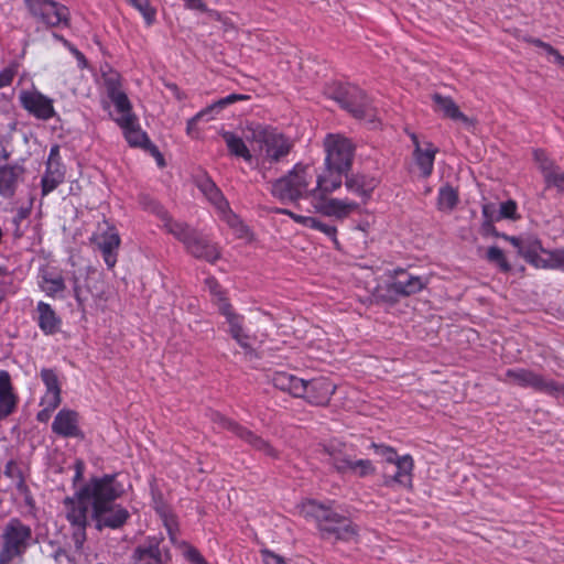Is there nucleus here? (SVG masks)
Listing matches in <instances>:
<instances>
[{
  "mask_svg": "<svg viewBox=\"0 0 564 564\" xmlns=\"http://www.w3.org/2000/svg\"><path fill=\"white\" fill-rule=\"evenodd\" d=\"M206 286L208 288L210 294L214 296V301L217 304L218 311L220 312V307L223 303H229L225 296V292L217 280L213 276L207 278L205 280Z\"/></svg>",
  "mask_w": 564,
  "mask_h": 564,
  "instance_id": "49",
  "label": "nucleus"
},
{
  "mask_svg": "<svg viewBox=\"0 0 564 564\" xmlns=\"http://www.w3.org/2000/svg\"><path fill=\"white\" fill-rule=\"evenodd\" d=\"M129 519V511L117 503L107 507L98 506L97 509L88 512V525L91 524L98 532L105 529H121Z\"/></svg>",
  "mask_w": 564,
  "mask_h": 564,
  "instance_id": "12",
  "label": "nucleus"
},
{
  "mask_svg": "<svg viewBox=\"0 0 564 564\" xmlns=\"http://www.w3.org/2000/svg\"><path fill=\"white\" fill-rule=\"evenodd\" d=\"M44 406L43 410H41L37 415H36V419L39 422H47L51 417V413L57 408V406H53L52 405V400H48V399H42V402H41Z\"/></svg>",
  "mask_w": 564,
  "mask_h": 564,
  "instance_id": "56",
  "label": "nucleus"
},
{
  "mask_svg": "<svg viewBox=\"0 0 564 564\" xmlns=\"http://www.w3.org/2000/svg\"><path fill=\"white\" fill-rule=\"evenodd\" d=\"M15 75V70L10 67H6L0 72V88L10 86Z\"/></svg>",
  "mask_w": 564,
  "mask_h": 564,
  "instance_id": "61",
  "label": "nucleus"
},
{
  "mask_svg": "<svg viewBox=\"0 0 564 564\" xmlns=\"http://www.w3.org/2000/svg\"><path fill=\"white\" fill-rule=\"evenodd\" d=\"M506 380L521 388H531L536 392L557 398L564 394V384L525 368H511L505 372Z\"/></svg>",
  "mask_w": 564,
  "mask_h": 564,
  "instance_id": "9",
  "label": "nucleus"
},
{
  "mask_svg": "<svg viewBox=\"0 0 564 564\" xmlns=\"http://www.w3.org/2000/svg\"><path fill=\"white\" fill-rule=\"evenodd\" d=\"M251 97L249 95H242V94H230L224 98H220L219 100L215 101L207 108L203 109L198 113H196L194 117H192L187 121L186 131L189 135H194V131L196 130L197 122L203 119L204 117H208V119H212V113H218L229 105H232L237 101L241 100H250Z\"/></svg>",
  "mask_w": 564,
  "mask_h": 564,
  "instance_id": "20",
  "label": "nucleus"
},
{
  "mask_svg": "<svg viewBox=\"0 0 564 564\" xmlns=\"http://www.w3.org/2000/svg\"><path fill=\"white\" fill-rule=\"evenodd\" d=\"M411 139L415 147L413 153L415 162L421 171L422 176L427 177L431 175L433 171L436 149L431 143H427V147L425 149H422L419 139L415 134H412Z\"/></svg>",
  "mask_w": 564,
  "mask_h": 564,
  "instance_id": "30",
  "label": "nucleus"
},
{
  "mask_svg": "<svg viewBox=\"0 0 564 564\" xmlns=\"http://www.w3.org/2000/svg\"><path fill=\"white\" fill-rule=\"evenodd\" d=\"M310 166L303 163H296L285 175L274 180L271 184L270 193L282 204L297 203L303 198L319 197L314 194V188L308 186L312 175L308 173Z\"/></svg>",
  "mask_w": 564,
  "mask_h": 564,
  "instance_id": "4",
  "label": "nucleus"
},
{
  "mask_svg": "<svg viewBox=\"0 0 564 564\" xmlns=\"http://www.w3.org/2000/svg\"><path fill=\"white\" fill-rule=\"evenodd\" d=\"M131 562L133 564H170L172 553L164 545L162 533L148 535L132 551Z\"/></svg>",
  "mask_w": 564,
  "mask_h": 564,
  "instance_id": "10",
  "label": "nucleus"
},
{
  "mask_svg": "<svg viewBox=\"0 0 564 564\" xmlns=\"http://www.w3.org/2000/svg\"><path fill=\"white\" fill-rule=\"evenodd\" d=\"M18 397L14 393L0 392V421L14 412Z\"/></svg>",
  "mask_w": 564,
  "mask_h": 564,
  "instance_id": "48",
  "label": "nucleus"
},
{
  "mask_svg": "<svg viewBox=\"0 0 564 564\" xmlns=\"http://www.w3.org/2000/svg\"><path fill=\"white\" fill-rule=\"evenodd\" d=\"M302 388L304 393L300 398H304L308 403L318 406L328 404L336 390V386L324 377L304 380V387Z\"/></svg>",
  "mask_w": 564,
  "mask_h": 564,
  "instance_id": "15",
  "label": "nucleus"
},
{
  "mask_svg": "<svg viewBox=\"0 0 564 564\" xmlns=\"http://www.w3.org/2000/svg\"><path fill=\"white\" fill-rule=\"evenodd\" d=\"M3 474L10 479H18L23 475V471L14 459H10L4 466Z\"/></svg>",
  "mask_w": 564,
  "mask_h": 564,
  "instance_id": "53",
  "label": "nucleus"
},
{
  "mask_svg": "<svg viewBox=\"0 0 564 564\" xmlns=\"http://www.w3.org/2000/svg\"><path fill=\"white\" fill-rule=\"evenodd\" d=\"M25 169L19 164H4L0 166V195L12 198L17 192L19 181Z\"/></svg>",
  "mask_w": 564,
  "mask_h": 564,
  "instance_id": "22",
  "label": "nucleus"
},
{
  "mask_svg": "<svg viewBox=\"0 0 564 564\" xmlns=\"http://www.w3.org/2000/svg\"><path fill=\"white\" fill-rule=\"evenodd\" d=\"M39 286L50 297L64 299L63 292L66 290L65 280L59 273L43 271L40 275Z\"/></svg>",
  "mask_w": 564,
  "mask_h": 564,
  "instance_id": "31",
  "label": "nucleus"
},
{
  "mask_svg": "<svg viewBox=\"0 0 564 564\" xmlns=\"http://www.w3.org/2000/svg\"><path fill=\"white\" fill-rule=\"evenodd\" d=\"M533 159L538 164V169L542 173L544 181H546L547 177L560 167V165L556 164V162L542 149H535L533 151Z\"/></svg>",
  "mask_w": 564,
  "mask_h": 564,
  "instance_id": "39",
  "label": "nucleus"
},
{
  "mask_svg": "<svg viewBox=\"0 0 564 564\" xmlns=\"http://www.w3.org/2000/svg\"><path fill=\"white\" fill-rule=\"evenodd\" d=\"M19 100L23 109L40 120H48L56 116L53 99L39 90H22Z\"/></svg>",
  "mask_w": 564,
  "mask_h": 564,
  "instance_id": "14",
  "label": "nucleus"
},
{
  "mask_svg": "<svg viewBox=\"0 0 564 564\" xmlns=\"http://www.w3.org/2000/svg\"><path fill=\"white\" fill-rule=\"evenodd\" d=\"M185 249L194 258L205 260L209 263H215L220 258L218 247L198 231L194 235Z\"/></svg>",
  "mask_w": 564,
  "mask_h": 564,
  "instance_id": "19",
  "label": "nucleus"
},
{
  "mask_svg": "<svg viewBox=\"0 0 564 564\" xmlns=\"http://www.w3.org/2000/svg\"><path fill=\"white\" fill-rule=\"evenodd\" d=\"M98 249L101 251L105 263L109 269L117 263V251L120 246V237L117 231L110 229L97 239Z\"/></svg>",
  "mask_w": 564,
  "mask_h": 564,
  "instance_id": "27",
  "label": "nucleus"
},
{
  "mask_svg": "<svg viewBox=\"0 0 564 564\" xmlns=\"http://www.w3.org/2000/svg\"><path fill=\"white\" fill-rule=\"evenodd\" d=\"M108 97L113 102L117 111L121 113V117H124L127 115L135 116L132 112V105H131L127 94L123 93L121 89L113 94L108 95Z\"/></svg>",
  "mask_w": 564,
  "mask_h": 564,
  "instance_id": "46",
  "label": "nucleus"
},
{
  "mask_svg": "<svg viewBox=\"0 0 564 564\" xmlns=\"http://www.w3.org/2000/svg\"><path fill=\"white\" fill-rule=\"evenodd\" d=\"M30 13L47 26L68 25V8L54 0H24Z\"/></svg>",
  "mask_w": 564,
  "mask_h": 564,
  "instance_id": "11",
  "label": "nucleus"
},
{
  "mask_svg": "<svg viewBox=\"0 0 564 564\" xmlns=\"http://www.w3.org/2000/svg\"><path fill=\"white\" fill-rule=\"evenodd\" d=\"M371 447L375 449V453L383 457L387 463L392 464L399 457L395 449L390 446L372 443Z\"/></svg>",
  "mask_w": 564,
  "mask_h": 564,
  "instance_id": "52",
  "label": "nucleus"
},
{
  "mask_svg": "<svg viewBox=\"0 0 564 564\" xmlns=\"http://www.w3.org/2000/svg\"><path fill=\"white\" fill-rule=\"evenodd\" d=\"M65 172L63 163H46V169L41 180L42 196L48 195L64 182Z\"/></svg>",
  "mask_w": 564,
  "mask_h": 564,
  "instance_id": "29",
  "label": "nucleus"
},
{
  "mask_svg": "<svg viewBox=\"0 0 564 564\" xmlns=\"http://www.w3.org/2000/svg\"><path fill=\"white\" fill-rule=\"evenodd\" d=\"M154 210H156L158 215L163 220L164 228L171 235H173L178 241H181L184 245V247H186L191 239L194 237V235L197 232V230L192 228L186 223L172 219V217L169 216L167 212L159 207L156 204Z\"/></svg>",
  "mask_w": 564,
  "mask_h": 564,
  "instance_id": "23",
  "label": "nucleus"
},
{
  "mask_svg": "<svg viewBox=\"0 0 564 564\" xmlns=\"http://www.w3.org/2000/svg\"><path fill=\"white\" fill-rule=\"evenodd\" d=\"M527 42L532 44V45H534V46H536V47L543 48L546 52V54L552 56V57L554 56V54L557 51L551 44H549V43H546V42H544V41H542L540 39H536V37H529L527 40Z\"/></svg>",
  "mask_w": 564,
  "mask_h": 564,
  "instance_id": "60",
  "label": "nucleus"
},
{
  "mask_svg": "<svg viewBox=\"0 0 564 564\" xmlns=\"http://www.w3.org/2000/svg\"><path fill=\"white\" fill-rule=\"evenodd\" d=\"M40 376L46 387V394L44 395V399L52 400V405L58 406L62 402V390L56 371L54 369L43 368Z\"/></svg>",
  "mask_w": 564,
  "mask_h": 564,
  "instance_id": "32",
  "label": "nucleus"
},
{
  "mask_svg": "<svg viewBox=\"0 0 564 564\" xmlns=\"http://www.w3.org/2000/svg\"><path fill=\"white\" fill-rule=\"evenodd\" d=\"M387 275L391 281L378 294L383 302L395 303L400 297L416 294L425 288V282L421 276L412 275L402 268L389 270Z\"/></svg>",
  "mask_w": 564,
  "mask_h": 564,
  "instance_id": "8",
  "label": "nucleus"
},
{
  "mask_svg": "<svg viewBox=\"0 0 564 564\" xmlns=\"http://www.w3.org/2000/svg\"><path fill=\"white\" fill-rule=\"evenodd\" d=\"M33 542V531L19 518H12L0 535V564H21Z\"/></svg>",
  "mask_w": 564,
  "mask_h": 564,
  "instance_id": "5",
  "label": "nucleus"
},
{
  "mask_svg": "<svg viewBox=\"0 0 564 564\" xmlns=\"http://www.w3.org/2000/svg\"><path fill=\"white\" fill-rule=\"evenodd\" d=\"M52 431L64 438L83 440L85 437L84 432L79 427L78 413L69 409L58 411L52 423Z\"/></svg>",
  "mask_w": 564,
  "mask_h": 564,
  "instance_id": "17",
  "label": "nucleus"
},
{
  "mask_svg": "<svg viewBox=\"0 0 564 564\" xmlns=\"http://www.w3.org/2000/svg\"><path fill=\"white\" fill-rule=\"evenodd\" d=\"M547 250L549 249L543 247L540 238L531 235L524 237L522 247L520 248V257L533 268L539 269L544 258L543 256L546 254Z\"/></svg>",
  "mask_w": 564,
  "mask_h": 564,
  "instance_id": "26",
  "label": "nucleus"
},
{
  "mask_svg": "<svg viewBox=\"0 0 564 564\" xmlns=\"http://www.w3.org/2000/svg\"><path fill=\"white\" fill-rule=\"evenodd\" d=\"M347 191L362 199L364 203L368 202L373 191L379 185V180L370 174L361 172L347 171L343 175Z\"/></svg>",
  "mask_w": 564,
  "mask_h": 564,
  "instance_id": "16",
  "label": "nucleus"
},
{
  "mask_svg": "<svg viewBox=\"0 0 564 564\" xmlns=\"http://www.w3.org/2000/svg\"><path fill=\"white\" fill-rule=\"evenodd\" d=\"M0 392L14 393L11 376L7 370H0Z\"/></svg>",
  "mask_w": 564,
  "mask_h": 564,
  "instance_id": "59",
  "label": "nucleus"
},
{
  "mask_svg": "<svg viewBox=\"0 0 564 564\" xmlns=\"http://www.w3.org/2000/svg\"><path fill=\"white\" fill-rule=\"evenodd\" d=\"M496 237L509 241L514 248H517L518 254L520 256V248L522 247L524 237L508 236L503 232H500V236Z\"/></svg>",
  "mask_w": 564,
  "mask_h": 564,
  "instance_id": "63",
  "label": "nucleus"
},
{
  "mask_svg": "<svg viewBox=\"0 0 564 564\" xmlns=\"http://www.w3.org/2000/svg\"><path fill=\"white\" fill-rule=\"evenodd\" d=\"M271 382L276 389L289 392L295 398H299L304 393L302 388L304 387V379L284 371H276L272 375Z\"/></svg>",
  "mask_w": 564,
  "mask_h": 564,
  "instance_id": "28",
  "label": "nucleus"
},
{
  "mask_svg": "<svg viewBox=\"0 0 564 564\" xmlns=\"http://www.w3.org/2000/svg\"><path fill=\"white\" fill-rule=\"evenodd\" d=\"M117 477L118 474L91 477L73 497L64 499L66 519L73 528L72 540L76 551H82L87 540L88 512L98 506H110L123 495V486Z\"/></svg>",
  "mask_w": 564,
  "mask_h": 564,
  "instance_id": "1",
  "label": "nucleus"
},
{
  "mask_svg": "<svg viewBox=\"0 0 564 564\" xmlns=\"http://www.w3.org/2000/svg\"><path fill=\"white\" fill-rule=\"evenodd\" d=\"M212 420L221 427L231 431L235 435L245 441L252 448L262 452L267 456L276 457V451L267 441L256 435L252 431L226 417L219 412L213 413Z\"/></svg>",
  "mask_w": 564,
  "mask_h": 564,
  "instance_id": "13",
  "label": "nucleus"
},
{
  "mask_svg": "<svg viewBox=\"0 0 564 564\" xmlns=\"http://www.w3.org/2000/svg\"><path fill=\"white\" fill-rule=\"evenodd\" d=\"M326 196L327 195L318 197L322 200L318 206V210L325 216L343 219L359 207L355 202L348 199L326 198Z\"/></svg>",
  "mask_w": 564,
  "mask_h": 564,
  "instance_id": "25",
  "label": "nucleus"
},
{
  "mask_svg": "<svg viewBox=\"0 0 564 564\" xmlns=\"http://www.w3.org/2000/svg\"><path fill=\"white\" fill-rule=\"evenodd\" d=\"M434 110L445 118L453 120L458 119V106L451 97L443 96L438 93L433 94Z\"/></svg>",
  "mask_w": 564,
  "mask_h": 564,
  "instance_id": "35",
  "label": "nucleus"
},
{
  "mask_svg": "<svg viewBox=\"0 0 564 564\" xmlns=\"http://www.w3.org/2000/svg\"><path fill=\"white\" fill-rule=\"evenodd\" d=\"M219 313L226 317V322L229 325L228 333L232 338H237L240 334H245V317L235 313L230 303H223Z\"/></svg>",
  "mask_w": 564,
  "mask_h": 564,
  "instance_id": "34",
  "label": "nucleus"
},
{
  "mask_svg": "<svg viewBox=\"0 0 564 564\" xmlns=\"http://www.w3.org/2000/svg\"><path fill=\"white\" fill-rule=\"evenodd\" d=\"M328 95L357 119L370 118L372 115L369 97L355 85L337 84L329 88Z\"/></svg>",
  "mask_w": 564,
  "mask_h": 564,
  "instance_id": "7",
  "label": "nucleus"
},
{
  "mask_svg": "<svg viewBox=\"0 0 564 564\" xmlns=\"http://www.w3.org/2000/svg\"><path fill=\"white\" fill-rule=\"evenodd\" d=\"M126 1L141 13L147 25H152L155 22L156 9L150 3V0H126Z\"/></svg>",
  "mask_w": 564,
  "mask_h": 564,
  "instance_id": "42",
  "label": "nucleus"
},
{
  "mask_svg": "<svg viewBox=\"0 0 564 564\" xmlns=\"http://www.w3.org/2000/svg\"><path fill=\"white\" fill-rule=\"evenodd\" d=\"M544 183L546 189L555 188L558 194H564V171L558 167Z\"/></svg>",
  "mask_w": 564,
  "mask_h": 564,
  "instance_id": "51",
  "label": "nucleus"
},
{
  "mask_svg": "<svg viewBox=\"0 0 564 564\" xmlns=\"http://www.w3.org/2000/svg\"><path fill=\"white\" fill-rule=\"evenodd\" d=\"M164 527L172 543L176 542L177 522L173 516L164 518Z\"/></svg>",
  "mask_w": 564,
  "mask_h": 564,
  "instance_id": "57",
  "label": "nucleus"
},
{
  "mask_svg": "<svg viewBox=\"0 0 564 564\" xmlns=\"http://www.w3.org/2000/svg\"><path fill=\"white\" fill-rule=\"evenodd\" d=\"M307 225V228L318 230L325 234L328 238L332 239L336 249H339V241L337 239V228L333 225H328L319 220L318 218L311 217Z\"/></svg>",
  "mask_w": 564,
  "mask_h": 564,
  "instance_id": "44",
  "label": "nucleus"
},
{
  "mask_svg": "<svg viewBox=\"0 0 564 564\" xmlns=\"http://www.w3.org/2000/svg\"><path fill=\"white\" fill-rule=\"evenodd\" d=\"M324 451L327 455L325 462L328 465L333 466L339 474L348 473L349 463L352 460L349 456L345 455L340 449H337L334 446H326Z\"/></svg>",
  "mask_w": 564,
  "mask_h": 564,
  "instance_id": "36",
  "label": "nucleus"
},
{
  "mask_svg": "<svg viewBox=\"0 0 564 564\" xmlns=\"http://www.w3.org/2000/svg\"><path fill=\"white\" fill-rule=\"evenodd\" d=\"M324 171L317 175L313 193L319 197L329 195L341 187L343 175L350 171L355 158L354 143L339 134H327L324 140Z\"/></svg>",
  "mask_w": 564,
  "mask_h": 564,
  "instance_id": "2",
  "label": "nucleus"
},
{
  "mask_svg": "<svg viewBox=\"0 0 564 564\" xmlns=\"http://www.w3.org/2000/svg\"><path fill=\"white\" fill-rule=\"evenodd\" d=\"M185 7L191 10H197L199 12H206L207 6L203 2V0H184Z\"/></svg>",
  "mask_w": 564,
  "mask_h": 564,
  "instance_id": "64",
  "label": "nucleus"
},
{
  "mask_svg": "<svg viewBox=\"0 0 564 564\" xmlns=\"http://www.w3.org/2000/svg\"><path fill=\"white\" fill-rule=\"evenodd\" d=\"M199 189L215 204L221 203L224 196L216 184L209 178L205 177L198 183Z\"/></svg>",
  "mask_w": 564,
  "mask_h": 564,
  "instance_id": "47",
  "label": "nucleus"
},
{
  "mask_svg": "<svg viewBox=\"0 0 564 564\" xmlns=\"http://www.w3.org/2000/svg\"><path fill=\"white\" fill-rule=\"evenodd\" d=\"M17 480V484H15V487H17V490L24 496L25 498V502L28 505L31 503L32 501V497L30 495V489L28 487V485L25 484V479H24V476L22 475L21 477H19Z\"/></svg>",
  "mask_w": 564,
  "mask_h": 564,
  "instance_id": "62",
  "label": "nucleus"
},
{
  "mask_svg": "<svg viewBox=\"0 0 564 564\" xmlns=\"http://www.w3.org/2000/svg\"><path fill=\"white\" fill-rule=\"evenodd\" d=\"M246 138L265 151V158L270 163L280 162L293 148V143L289 138L275 129L262 124L249 128Z\"/></svg>",
  "mask_w": 564,
  "mask_h": 564,
  "instance_id": "6",
  "label": "nucleus"
},
{
  "mask_svg": "<svg viewBox=\"0 0 564 564\" xmlns=\"http://www.w3.org/2000/svg\"><path fill=\"white\" fill-rule=\"evenodd\" d=\"M500 215L505 216L507 220H519L521 215L518 213V204L513 199H508L499 204Z\"/></svg>",
  "mask_w": 564,
  "mask_h": 564,
  "instance_id": "50",
  "label": "nucleus"
},
{
  "mask_svg": "<svg viewBox=\"0 0 564 564\" xmlns=\"http://www.w3.org/2000/svg\"><path fill=\"white\" fill-rule=\"evenodd\" d=\"M395 471L393 474L384 473L383 485L393 487L399 485L401 487H410L412 484L413 458L411 455L399 456L393 463Z\"/></svg>",
  "mask_w": 564,
  "mask_h": 564,
  "instance_id": "18",
  "label": "nucleus"
},
{
  "mask_svg": "<svg viewBox=\"0 0 564 564\" xmlns=\"http://www.w3.org/2000/svg\"><path fill=\"white\" fill-rule=\"evenodd\" d=\"M35 312L37 326L44 335H55L61 330L62 318L48 303L37 302Z\"/></svg>",
  "mask_w": 564,
  "mask_h": 564,
  "instance_id": "21",
  "label": "nucleus"
},
{
  "mask_svg": "<svg viewBox=\"0 0 564 564\" xmlns=\"http://www.w3.org/2000/svg\"><path fill=\"white\" fill-rule=\"evenodd\" d=\"M303 511L306 517L315 520L323 540L348 542L358 535V527L332 503L311 500L304 505Z\"/></svg>",
  "mask_w": 564,
  "mask_h": 564,
  "instance_id": "3",
  "label": "nucleus"
},
{
  "mask_svg": "<svg viewBox=\"0 0 564 564\" xmlns=\"http://www.w3.org/2000/svg\"><path fill=\"white\" fill-rule=\"evenodd\" d=\"M117 123L123 129L127 142L133 148H143L150 140L147 132L142 131L135 116L120 117Z\"/></svg>",
  "mask_w": 564,
  "mask_h": 564,
  "instance_id": "24",
  "label": "nucleus"
},
{
  "mask_svg": "<svg viewBox=\"0 0 564 564\" xmlns=\"http://www.w3.org/2000/svg\"><path fill=\"white\" fill-rule=\"evenodd\" d=\"M260 553L263 564H285V561L281 555L275 554L268 549H262Z\"/></svg>",
  "mask_w": 564,
  "mask_h": 564,
  "instance_id": "55",
  "label": "nucleus"
},
{
  "mask_svg": "<svg viewBox=\"0 0 564 564\" xmlns=\"http://www.w3.org/2000/svg\"><path fill=\"white\" fill-rule=\"evenodd\" d=\"M221 137H223L230 154L238 156V158H242L247 162L252 161V154L250 153V151L247 148L242 138H240L239 135H237L236 133H234L231 131H224L221 133Z\"/></svg>",
  "mask_w": 564,
  "mask_h": 564,
  "instance_id": "33",
  "label": "nucleus"
},
{
  "mask_svg": "<svg viewBox=\"0 0 564 564\" xmlns=\"http://www.w3.org/2000/svg\"><path fill=\"white\" fill-rule=\"evenodd\" d=\"M105 86L107 90V95L113 94L120 90V80L119 75L117 73H111L105 77Z\"/></svg>",
  "mask_w": 564,
  "mask_h": 564,
  "instance_id": "54",
  "label": "nucleus"
},
{
  "mask_svg": "<svg viewBox=\"0 0 564 564\" xmlns=\"http://www.w3.org/2000/svg\"><path fill=\"white\" fill-rule=\"evenodd\" d=\"M539 269L564 271V248L549 249Z\"/></svg>",
  "mask_w": 564,
  "mask_h": 564,
  "instance_id": "41",
  "label": "nucleus"
},
{
  "mask_svg": "<svg viewBox=\"0 0 564 564\" xmlns=\"http://www.w3.org/2000/svg\"><path fill=\"white\" fill-rule=\"evenodd\" d=\"M496 208H497V204H495V203H485L482 205V208H481L482 223L480 226V232L484 237L500 236V231H498L495 227Z\"/></svg>",
  "mask_w": 564,
  "mask_h": 564,
  "instance_id": "38",
  "label": "nucleus"
},
{
  "mask_svg": "<svg viewBox=\"0 0 564 564\" xmlns=\"http://www.w3.org/2000/svg\"><path fill=\"white\" fill-rule=\"evenodd\" d=\"M275 213L281 214V215H286L290 218H292L295 223H297L304 227H307V225H308V221H306V220L311 219V216L297 215V214H294L293 212L285 209V208H276Z\"/></svg>",
  "mask_w": 564,
  "mask_h": 564,
  "instance_id": "58",
  "label": "nucleus"
},
{
  "mask_svg": "<svg viewBox=\"0 0 564 564\" xmlns=\"http://www.w3.org/2000/svg\"><path fill=\"white\" fill-rule=\"evenodd\" d=\"M458 200V195L451 186L440 189L437 205L441 210H452Z\"/></svg>",
  "mask_w": 564,
  "mask_h": 564,
  "instance_id": "43",
  "label": "nucleus"
},
{
  "mask_svg": "<svg viewBox=\"0 0 564 564\" xmlns=\"http://www.w3.org/2000/svg\"><path fill=\"white\" fill-rule=\"evenodd\" d=\"M496 208H497V204H495V203H485L482 205V208H481L482 223L480 226V232L484 237L500 236V231H498L495 227Z\"/></svg>",
  "mask_w": 564,
  "mask_h": 564,
  "instance_id": "37",
  "label": "nucleus"
},
{
  "mask_svg": "<svg viewBox=\"0 0 564 564\" xmlns=\"http://www.w3.org/2000/svg\"><path fill=\"white\" fill-rule=\"evenodd\" d=\"M486 260L495 265L500 272L509 273L512 270L511 264L507 260L505 252L498 246H491L487 249Z\"/></svg>",
  "mask_w": 564,
  "mask_h": 564,
  "instance_id": "40",
  "label": "nucleus"
},
{
  "mask_svg": "<svg viewBox=\"0 0 564 564\" xmlns=\"http://www.w3.org/2000/svg\"><path fill=\"white\" fill-rule=\"evenodd\" d=\"M376 468L370 459H352L348 466V473L358 477H367L375 474Z\"/></svg>",
  "mask_w": 564,
  "mask_h": 564,
  "instance_id": "45",
  "label": "nucleus"
}]
</instances>
